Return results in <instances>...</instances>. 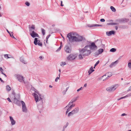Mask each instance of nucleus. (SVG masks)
Wrapping results in <instances>:
<instances>
[{
  "instance_id": "nucleus-41",
  "label": "nucleus",
  "mask_w": 131,
  "mask_h": 131,
  "mask_svg": "<svg viewBox=\"0 0 131 131\" xmlns=\"http://www.w3.org/2000/svg\"><path fill=\"white\" fill-rule=\"evenodd\" d=\"M66 64V63L65 62H62L60 64V65L61 66H64V65H65Z\"/></svg>"
},
{
  "instance_id": "nucleus-25",
  "label": "nucleus",
  "mask_w": 131,
  "mask_h": 131,
  "mask_svg": "<svg viewBox=\"0 0 131 131\" xmlns=\"http://www.w3.org/2000/svg\"><path fill=\"white\" fill-rule=\"evenodd\" d=\"M116 51V49L115 48H112L111 49L110 51V52H114Z\"/></svg>"
},
{
  "instance_id": "nucleus-54",
  "label": "nucleus",
  "mask_w": 131,
  "mask_h": 131,
  "mask_svg": "<svg viewBox=\"0 0 131 131\" xmlns=\"http://www.w3.org/2000/svg\"><path fill=\"white\" fill-rule=\"evenodd\" d=\"M3 69L2 68V67H0V71H3Z\"/></svg>"
},
{
  "instance_id": "nucleus-61",
  "label": "nucleus",
  "mask_w": 131,
  "mask_h": 131,
  "mask_svg": "<svg viewBox=\"0 0 131 131\" xmlns=\"http://www.w3.org/2000/svg\"><path fill=\"white\" fill-rule=\"evenodd\" d=\"M118 29V27L117 26H115V29L116 30H117Z\"/></svg>"
},
{
  "instance_id": "nucleus-19",
  "label": "nucleus",
  "mask_w": 131,
  "mask_h": 131,
  "mask_svg": "<svg viewBox=\"0 0 131 131\" xmlns=\"http://www.w3.org/2000/svg\"><path fill=\"white\" fill-rule=\"evenodd\" d=\"M78 98V97L74 98L71 100V104H72L74 102L76 101Z\"/></svg>"
},
{
  "instance_id": "nucleus-48",
  "label": "nucleus",
  "mask_w": 131,
  "mask_h": 131,
  "mask_svg": "<svg viewBox=\"0 0 131 131\" xmlns=\"http://www.w3.org/2000/svg\"><path fill=\"white\" fill-rule=\"evenodd\" d=\"M127 115L125 113H123L121 114V116H126Z\"/></svg>"
},
{
  "instance_id": "nucleus-16",
  "label": "nucleus",
  "mask_w": 131,
  "mask_h": 131,
  "mask_svg": "<svg viewBox=\"0 0 131 131\" xmlns=\"http://www.w3.org/2000/svg\"><path fill=\"white\" fill-rule=\"evenodd\" d=\"M112 75V73L111 72H108L106 73V74L102 76V77H104V76L107 75L108 77H111Z\"/></svg>"
},
{
  "instance_id": "nucleus-9",
  "label": "nucleus",
  "mask_w": 131,
  "mask_h": 131,
  "mask_svg": "<svg viewBox=\"0 0 131 131\" xmlns=\"http://www.w3.org/2000/svg\"><path fill=\"white\" fill-rule=\"evenodd\" d=\"M15 76L17 78L19 81L22 82V81H23L24 83H25L24 81V78L23 76L18 75H15Z\"/></svg>"
},
{
  "instance_id": "nucleus-20",
  "label": "nucleus",
  "mask_w": 131,
  "mask_h": 131,
  "mask_svg": "<svg viewBox=\"0 0 131 131\" xmlns=\"http://www.w3.org/2000/svg\"><path fill=\"white\" fill-rule=\"evenodd\" d=\"M95 26H96V27H102V25L99 24H94L92 25L91 27H93Z\"/></svg>"
},
{
  "instance_id": "nucleus-29",
  "label": "nucleus",
  "mask_w": 131,
  "mask_h": 131,
  "mask_svg": "<svg viewBox=\"0 0 131 131\" xmlns=\"http://www.w3.org/2000/svg\"><path fill=\"white\" fill-rule=\"evenodd\" d=\"M42 32L43 35H44L45 34V30L43 29L42 28Z\"/></svg>"
},
{
  "instance_id": "nucleus-14",
  "label": "nucleus",
  "mask_w": 131,
  "mask_h": 131,
  "mask_svg": "<svg viewBox=\"0 0 131 131\" xmlns=\"http://www.w3.org/2000/svg\"><path fill=\"white\" fill-rule=\"evenodd\" d=\"M115 32L113 30H112L110 31L107 32H106V34L108 36L111 35L112 34H114Z\"/></svg>"
},
{
  "instance_id": "nucleus-47",
  "label": "nucleus",
  "mask_w": 131,
  "mask_h": 131,
  "mask_svg": "<svg viewBox=\"0 0 131 131\" xmlns=\"http://www.w3.org/2000/svg\"><path fill=\"white\" fill-rule=\"evenodd\" d=\"M70 33L71 34V36H72V35H76V33H75L72 32Z\"/></svg>"
},
{
  "instance_id": "nucleus-7",
  "label": "nucleus",
  "mask_w": 131,
  "mask_h": 131,
  "mask_svg": "<svg viewBox=\"0 0 131 131\" xmlns=\"http://www.w3.org/2000/svg\"><path fill=\"white\" fill-rule=\"evenodd\" d=\"M30 35L33 38H35V37H39V36L35 32L34 30H32L31 29H30L29 30Z\"/></svg>"
},
{
  "instance_id": "nucleus-11",
  "label": "nucleus",
  "mask_w": 131,
  "mask_h": 131,
  "mask_svg": "<svg viewBox=\"0 0 131 131\" xmlns=\"http://www.w3.org/2000/svg\"><path fill=\"white\" fill-rule=\"evenodd\" d=\"M76 56L72 54L70 55L67 58V59L68 60H72L75 59Z\"/></svg>"
},
{
  "instance_id": "nucleus-27",
  "label": "nucleus",
  "mask_w": 131,
  "mask_h": 131,
  "mask_svg": "<svg viewBox=\"0 0 131 131\" xmlns=\"http://www.w3.org/2000/svg\"><path fill=\"white\" fill-rule=\"evenodd\" d=\"M68 125H69L68 123L67 122L66 123V125H64L63 126V128L64 129H65V128H66L68 126Z\"/></svg>"
},
{
  "instance_id": "nucleus-60",
  "label": "nucleus",
  "mask_w": 131,
  "mask_h": 131,
  "mask_svg": "<svg viewBox=\"0 0 131 131\" xmlns=\"http://www.w3.org/2000/svg\"><path fill=\"white\" fill-rule=\"evenodd\" d=\"M112 23H108L107 25H112Z\"/></svg>"
},
{
  "instance_id": "nucleus-50",
  "label": "nucleus",
  "mask_w": 131,
  "mask_h": 131,
  "mask_svg": "<svg viewBox=\"0 0 131 131\" xmlns=\"http://www.w3.org/2000/svg\"><path fill=\"white\" fill-rule=\"evenodd\" d=\"M1 74H3L5 76V77H7L6 75L3 72V71H1Z\"/></svg>"
},
{
  "instance_id": "nucleus-12",
  "label": "nucleus",
  "mask_w": 131,
  "mask_h": 131,
  "mask_svg": "<svg viewBox=\"0 0 131 131\" xmlns=\"http://www.w3.org/2000/svg\"><path fill=\"white\" fill-rule=\"evenodd\" d=\"M64 49L66 52L67 53H70L71 52V49L70 47L66 46L64 47Z\"/></svg>"
},
{
  "instance_id": "nucleus-2",
  "label": "nucleus",
  "mask_w": 131,
  "mask_h": 131,
  "mask_svg": "<svg viewBox=\"0 0 131 131\" xmlns=\"http://www.w3.org/2000/svg\"><path fill=\"white\" fill-rule=\"evenodd\" d=\"M39 95V97L38 95L36 93H33L32 95L35 98V100L36 103L38 105V107L39 109H42V104L43 103L42 98H41L40 94H38Z\"/></svg>"
},
{
  "instance_id": "nucleus-36",
  "label": "nucleus",
  "mask_w": 131,
  "mask_h": 131,
  "mask_svg": "<svg viewBox=\"0 0 131 131\" xmlns=\"http://www.w3.org/2000/svg\"><path fill=\"white\" fill-rule=\"evenodd\" d=\"M51 35H48L47 37H46V42L47 43V41H48V39L49 38V37Z\"/></svg>"
},
{
  "instance_id": "nucleus-53",
  "label": "nucleus",
  "mask_w": 131,
  "mask_h": 131,
  "mask_svg": "<svg viewBox=\"0 0 131 131\" xmlns=\"http://www.w3.org/2000/svg\"><path fill=\"white\" fill-rule=\"evenodd\" d=\"M7 32L9 33V34L10 35V34H11V33H13L12 32H9V31H8V30H7Z\"/></svg>"
},
{
  "instance_id": "nucleus-43",
  "label": "nucleus",
  "mask_w": 131,
  "mask_h": 131,
  "mask_svg": "<svg viewBox=\"0 0 131 131\" xmlns=\"http://www.w3.org/2000/svg\"><path fill=\"white\" fill-rule=\"evenodd\" d=\"M71 104V101L70 102H69V103H68V105L66 106L65 108H66L67 107H69V105H70Z\"/></svg>"
},
{
  "instance_id": "nucleus-37",
  "label": "nucleus",
  "mask_w": 131,
  "mask_h": 131,
  "mask_svg": "<svg viewBox=\"0 0 131 131\" xmlns=\"http://www.w3.org/2000/svg\"><path fill=\"white\" fill-rule=\"evenodd\" d=\"M128 67L129 68L131 69V63L129 62L128 63Z\"/></svg>"
},
{
  "instance_id": "nucleus-17",
  "label": "nucleus",
  "mask_w": 131,
  "mask_h": 131,
  "mask_svg": "<svg viewBox=\"0 0 131 131\" xmlns=\"http://www.w3.org/2000/svg\"><path fill=\"white\" fill-rule=\"evenodd\" d=\"M94 70L93 69L92 67H91L90 69L88 71L89 74L90 75L92 72L94 71Z\"/></svg>"
},
{
  "instance_id": "nucleus-32",
  "label": "nucleus",
  "mask_w": 131,
  "mask_h": 131,
  "mask_svg": "<svg viewBox=\"0 0 131 131\" xmlns=\"http://www.w3.org/2000/svg\"><path fill=\"white\" fill-rule=\"evenodd\" d=\"M4 57L6 58H7V59L10 58V57H8V54H5L4 55Z\"/></svg>"
},
{
  "instance_id": "nucleus-62",
  "label": "nucleus",
  "mask_w": 131,
  "mask_h": 131,
  "mask_svg": "<svg viewBox=\"0 0 131 131\" xmlns=\"http://www.w3.org/2000/svg\"><path fill=\"white\" fill-rule=\"evenodd\" d=\"M62 1H61V5L62 6H63V5L62 4Z\"/></svg>"
},
{
  "instance_id": "nucleus-56",
  "label": "nucleus",
  "mask_w": 131,
  "mask_h": 131,
  "mask_svg": "<svg viewBox=\"0 0 131 131\" xmlns=\"http://www.w3.org/2000/svg\"><path fill=\"white\" fill-rule=\"evenodd\" d=\"M87 84H86V83H85V84H84V87H86V86H87Z\"/></svg>"
},
{
  "instance_id": "nucleus-5",
  "label": "nucleus",
  "mask_w": 131,
  "mask_h": 131,
  "mask_svg": "<svg viewBox=\"0 0 131 131\" xmlns=\"http://www.w3.org/2000/svg\"><path fill=\"white\" fill-rule=\"evenodd\" d=\"M79 108L78 107L75 108L71 112H69L68 114V116L69 117L70 116L74 114L77 113L79 111Z\"/></svg>"
},
{
  "instance_id": "nucleus-13",
  "label": "nucleus",
  "mask_w": 131,
  "mask_h": 131,
  "mask_svg": "<svg viewBox=\"0 0 131 131\" xmlns=\"http://www.w3.org/2000/svg\"><path fill=\"white\" fill-rule=\"evenodd\" d=\"M9 118L10 121L11 122V124L12 125H15L16 123L13 117L11 116H9Z\"/></svg>"
},
{
  "instance_id": "nucleus-21",
  "label": "nucleus",
  "mask_w": 131,
  "mask_h": 131,
  "mask_svg": "<svg viewBox=\"0 0 131 131\" xmlns=\"http://www.w3.org/2000/svg\"><path fill=\"white\" fill-rule=\"evenodd\" d=\"M111 9L114 12H115L116 11V10L115 8L113 6H111L110 7Z\"/></svg>"
},
{
  "instance_id": "nucleus-23",
  "label": "nucleus",
  "mask_w": 131,
  "mask_h": 131,
  "mask_svg": "<svg viewBox=\"0 0 131 131\" xmlns=\"http://www.w3.org/2000/svg\"><path fill=\"white\" fill-rule=\"evenodd\" d=\"M29 28L30 29H31L32 30V29L35 30V26L34 25H32L31 27H29Z\"/></svg>"
},
{
  "instance_id": "nucleus-31",
  "label": "nucleus",
  "mask_w": 131,
  "mask_h": 131,
  "mask_svg": "<svg viewBox=\"0 0 131 131\" xmlns=\"http://www.w3.org/2000/svg\"><path fill=\"white\" fill-rule=\"evenodd\" d=\"M99 52L98 51H96V52L95 53V56L96 57H97V56H98L99 54H99Z\"/></svg>"
},
{
  "instance_id": "nucleus-33",
  "label": "nucleus",
  "mask_w": 131,
  "mask_h": 131,
  "mask_svg": "<svg viewBox=\"0 0 131 131\" xmlns=\"http://www.w3.org/2000/svg\"><path fill=\"white\" fill-rule=\"evenodd\" d=\"M71 110V109L70 108V107H69L66 111V114H67Z\"/></svg>"
},
{
  "instance_id": "nucleus-22",
  "label": "nucleus",
  "mask_w": 131,
  "mask_h": 131,
  "mask_svg": "<svg viewBox=\"0 0 131 131\" xmlns=\"http://www.w3.org/2000/svg\"><path fill=\"white\" fill-rule=\"evenodd\" d=\"M98 51L99 52V54H101L103 52V49H100L98 50Z\"/></svg>"
},
{
  "instance_id": "nucleus-46",
  "label": "nucleus",
  "mask_w": 131,
  "mask_h": 131,
  "mask_svg": "<svg viewBox=\"0 0 131 131\" xmlns=\"http://www.w3.org/2000/svg\"><path fill=\"white\" fill-rule=\"evenodd\" d=\"M112 24V25H117L118 24V23H113Z\"/></svg>"
},
{
  "instance_id": "nucleus-51",
  "label": "nucleus",
  "mask_w": 131,
  "mask_h": 131,
  "mask_svg": "<svg viewBox=\"0 0 131 131\" xmlns=\"http://www.w3.org/2000/svg\"><path fill=\"white\" fill-rule=\"evenodd\" d=\"M126 98V96L123 97H121L120 99H118V100H120L121 99H124V98Z\"/></svg>"
},
{
  "instance_id": "nucleus-45",
  "label": "nucleus",
  "mask_w": 131,
  "mask_h": 131,
  "mask_svg": "<svg viewBox=\"0 0 131 131\" xmlns=\"http://www.w3.org/2000/svg\"><path fill=\"white\" fill-rule=\"evenodd\" d=\"M100 20L101 22H104L105 21V20L104 19H101Z\"/></svg>"
},
{
  "instance_id": "nucleus-57",
  "label": "nucleus",
  "mask_w": 131,
  "mask_h": 131,
  "mask_svg": "<svg viewBox=\"0 0 131 131\" xmlns=\"http://www.w3.org/2000/svg\"><path fill=\"white\" fill-rule=\"evenodd\" d=\"M0 80L1 81V82H4L3 81L2 79L1 78H0Z\"/></svg>"
},
{
  "instance_id": "nucleus-59",
  "label": "nucleus",
  "mask_w": 131,
  "mask_h": 131,
  "mask_svg": "<svg viewBox=\"0 0 131 131\" xmlns=\"http://www.w3.org/2000/svg\"><path fill=\"white\" fill-rule=\"evenodd\" d=\"M39 58L40 60H42V56H40Z\"/></svg>"
},
{
  "instance_id": "nucleus-35",
  "label": "nucleus",
  "mask_w": 131,
  "mask_h": 131,
  "mask_svg": "<svg viewBox=\"0 0 131 131\" xmlns=\"http://www.w3.org/2000/svg\"><path fill=\"white\" fill-rule=\"evenodd\" d=\"M75 106V104H73L71 105H70V106H69V107H70V108L71 109L73 107H74Z\"/></svg>"
},
{
  "instance_id": "nucleus-4",
  "label": "nucleus",
  "mask_w": 131,
  "mask_h": 131,
  "mask_svg": "<svg viewBox=\"0 0 131 131\" xmlns=\"http://www.w3.org/2000/svg\"><path fill=\"white\" fill-rule=\"evenodd\" d=\"M117 87L118 85H116L108 87L106 88V90L107 91L111 92L115 90Z\"/></svg>"
},
{
  "instance_id": "nucleus-24",
  "label": "nucleus",
  "mask_w": 131,
  "mask_h": 131,
  "mask_svg": "<svg viewBox=\"0 0 131 131\" xmlns=\"http://www.w3.org/2000/svg\"><path fill=\"white\" fill-rule=\"evenodd\" d=\"M78 56L79 59H82L83 58L82 57L83 56L82 53H80V54Z\"/></svg>"
},
{
  "instance_id": "nucleus-1",
  "label": "nucleus",
  "mask_w": 131,
  "mask_h": 131,
  "mask_svg": "<svg viewBox=\"0 0 131 131\" xmlns=\"http://www.w3.org/2000/svg\"><path fill=\"white\" fill-rule=\"evenodd\" d=\"M67 37L69 38V40L70 42H73L74 41L76 42H79L82 41V42H85L86 40L84 37L80 36H79L78 37L75 36H71V33L68 34Z\"/></svg>"
},
{
  "instance_id": "nucleus-6",
  "label": "nucleus",
  "mask_w": 131,
  "mask_h": 131,
  "mask_svg": "<svg viewBox=\"0 0 131 131\" xmlns=\"http://www.w3.org/2000/svg\"><path fill=\"white\" fill-rule=\"evenodd\" d=\"M88 46V48L90 49L95 50L97 48V47L95 45L94 42L92 43L91 45H87Z\"/></svg>"
},
{
  "instance_id": "nucleus-26",
  "label": "nucleus",
  "mask_w": 131,
  "mask_h": 131,
  "mask_svg": "<svg viewBox=\"0 0 131 131\" xmlns=\"http://www.w3.org/2000/svg\"><path fill=\"white\" fill-rule=\"evenodd\" d=\"M6 89L7 91H9L11 90V88L10 86L8 85L6 86Z\"/></svg>"
},
{
  "instance_id": "nucleus-42",
  "label": "nucleus",
  "mask_w": 131,
  "mask_h": 131,
  "mask_svg": "<svg viewBox=\"0 0 131 131\" xmlns=\"http://www.w3.org/2000/svg\"><path fill=\"white\" fill-rule=\"evenodd\" d=\"M83 89V88H82V87H81L79 89H78L77 90V92H79V91L80 90H82Z\"/></svg>"
},
{
  "instance_id": "nucleus-10",
  "label": "nucleus",
  "mask_w": 131,
  "mask_h": 131,
  "mask_svg": "<svg viewBox=\"0 0 131 131\" xmlns=\"http://www.w3.org/2000/svg\"><path fill=\"white\" fill-rule=\"evenodd\" d=\"M21 103L22 105V108L23 111L25 112H26L27 111V109L25 103L23 101H21Z\"/></svg>"
},
{
  "instance_id": "nucleus-30",
  "label": "nucleus",
  "mask_w": 131,
  "mask_h": 131,
  "mask_svg": "<svg viewBox=\"0 0 131 131\" xmlns=\"http://www.w3.org/2000/svg\"><path fill=\"white\" fill-rule=\"evenodd\" d=\"M125 19H122L120 20H119V22H124V21H125Z\"/></svg>"
},
{
  "instance_id": "nucleus-34",
  "label": "nucleus",
  "mask_w": 131,
  "mask_h": 131,
  "mask_svg": "<svg viewBox=\"0 0 131 131\" xmlns=\"http://www.w3.org/2000/svg\"><path fill=\"white\" fill-rule=\"evenodd\" d=\"M100 61L99 60L98 61L95 63V64L94 65V68H95V66H96L99 63Z\"/></svg>"
},
{
  "instance_id": "nucleus-64",
  "label": "nucleus",
  "mask_w": 131,
  "mask_h": 131,
  "mask_svg": "<svg viewBox=\"0 0 131 131\" xmlns=\"http://www.w3.org/2000/svg\"><path fill=\"white\" fill-rule=\"evenodd\" d=\"M123 28L124 29L126 28V27L125 26H124L123 27Z\"/></svg>"
},
{
  "instance_id": "nucleus-28",
  "label": "nucleus",
  "mask_w": 131,
  "mask_h": 131,
  "mask_svg": "<svg viewBox=\"0 0 131 131\" xmlns=\"http://www.w3.org/2000/svg\"><path fill=\"white\" fill-rule=\"evenodd\" d=\"M60 73H59V77H57L55 81L56 82H57L58 81V80L59 79L60 77Z\"/></svg>"
},
{
  "instance_id": "nucleus-38",
  "label": "nucleus",
  "mask_w": 131,
  "mask_h": 131,
  "mask_svg": "<svg viewBox=\"0 0 131 131\" xmlns=\"http://www.w3.org/2000/svg\"><path fill=\"white\" fill-rule=\"evenodd\" d=\"M25 4L26 5H27V6H28L30 5V3H29L28 2H26L25 3Z\"/></svg>"
},
{
  "instance_id": "nucleus-8",
  "label": "nucleus",
  "mask_w": 131,
  "mask_h": 131,
  "mask_svg": "<svg viewBox=\"0 0 131 131\" xmlns=\"http://www.w3.org/2000/svg\"><path fill=\"white\" fill-rule=\"evenodd\" d=\"M38 39L37 38H35L34 41V44L35 45H38L39 46H42V44L41 42H40L39 40H38Z\"/></svg>"
},
{
  "instance_id": "nucleus-52",
  "label": "nucleus",
  "mask_w": 131,
  "mask_h": 131,
  "mask_svg": "<svg viewBox=\"0 0 131 131\" xmlns=\"http://www.w3.org/2000/svg\"><path fill=\"white\" fill-rule=\"evenodd\" d=\"M61 49V48H60V47H59L57 50H56V51L57 52L58 51H60V49Z\"/></svg>"
},
{
  "instance_id": "nucleus-18",
  "label": "nucleus",
  "mask_w": 131,
  "mask_h": 131,
  "mask_svg": "<svg viewBox=\"0 0 131 131\" xmlns=\"http://www.w3.org/2000/svg\"><path fill=\"white\" fill-rule=\"evenodd\" d=\"M20 60L21 62H23L25 64H26L27 63V62L24 60V58L23 57H21L20 58Z\"/></svg>"
},
{
  "instance_id": "nucleus-55",
  "label": "nucleus",
  "mask_w": 131,
  "mask_h": 131,
  "mask_svg": "<svg viewBox=\"0 0 131 131\" xmlns=\"http://www.w3.org/2000/svg\"><path fill=\"white\" fill-rule=\"evenodd\" d=\"M131 86L129 87V90H128V91H131Z\"/></svg>"
},
{
  "instance_id": "nucleus-58",
  "label": "nucleus",
  "mask_w": 131,
  "mask_h": 131,
  "mask_svg": "<svg viewBox=\"0 0 131 131\" xmlns=\"http://www.w3.org/2000/svg\"><path fill=\"white\" fill-rule=\"evenodd\" d=\"M130 94H128V95H126L125 96H126V97H128L129 96H130Z\"/></svg>"
},
{
  "instance_id": "nucleus-63",
  "label": "nucleus",
  "mask_w": 131,
  "mask_h": 131,
  "mask_svg": "<svg viewBox=\"0 0 131 131\" xmlns=\"http://www.w3.org/2000/svg\"><path fill=\"white\" fill-rule=\"evenodd\" d=\"M69 87H68L67 88H66V91H67V90H68V89H69Z\"/></svg>"
},
{
  "instance_id": "nucleus-40",
  "label": "nucleus",
  "mask_w": 131,
  "mask_h": 131,
  "mask_svg": "<svg viewBox=\"0 0 131 131\" xmlns=\"http://www.w3.org/2000/svg\"><path fill=\"white\" fill-rule=\"evenodd\" d=\"M11 34H10V36L12 38H13L15 39H16V38L13 35V33H11Z\"/></svg>"
},
{
  "instance_id": "nucleus-3",
  "label": "nucleus",
  "mask_w": 131,
  "mask_h": 131,
  "mask_svg": "<svg viewBox=\"0 0 131 131\" xmlns=\"http://www.w3.org/2000/svg\"><path fill=\"white\" fill-rule=\"evenodd\" d=\"M80 53H82L83 56H89L91 53V51L88 48V46H86L83 48L79 50Z\"/></svg>"
},
{
  "instance_id": "nucleus-44",
  "label": "nucleus",
  "mask_w": 131,
  "mask_h": 131,
  "mask_svg": "<svg viewBox=\"0 0 131 131\" xmlns=\"http://www.w3.org/2000/svg\"><path fill=\"white\" fill-rule=\"evenodd\" d=\"M67 91H66V90L63 91L62 92L63 95H64L65 94L66 92Z\"/></svg>"
},
{
  "instance_id": "nucleus-39",
  "label": "nucleus",
  "mask_w": 131,
  "mask_h": 131,
  "mask_svg": "<svg viewBox=\"0 0 131 131\" xmlns=\"http://www.w3.org/2000/svg\"><path fill=\"white\" fill-rule=\"evenodd\" d=\"M14 99L15 100V101H16V102H17L18 103H19V101L16 99V97L15 96H14Z\"/></svg>"
},
{
  "instance_id": "nucleus-15",
  "label": "nucleus",
  "mask_w": 131,
  "mask_h": 131,
  "mask_svg": "<svg viewBox=\"0 0 131 131\" xmlns=\"http://www.w3.org/2000/svg\"><path fill=\"white\" fill-rule=\"evenodd\" d=\"M118 61L117 60L114 62H112L110 65V67L111 68H112L113 66H115L117 63Z\"/></svg>"
},
{
  "instance_id": "nucleus-49",
  "label": "nucleus",
  "mask_w": 131,
  "mask_h": 131,
  "mask_svg": "<svg viewBox=\"0 0 131 131\" xmlns=\"http://www.w3.org/2000/svg\"><path fill=\"white\" fill-rule=\"evenodd\" d=\"M7 100H8V101H9V102H12V101L10 100V99L8 97L7 99Z\"/></svg>"
}]
</instances>
